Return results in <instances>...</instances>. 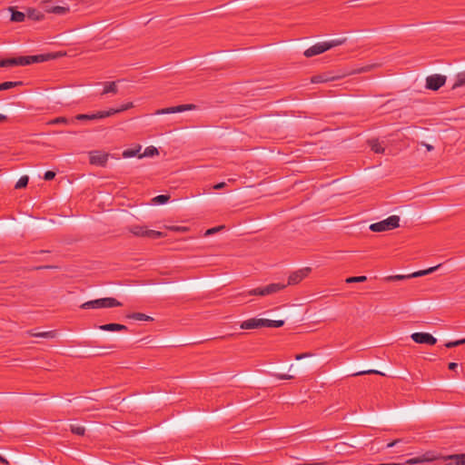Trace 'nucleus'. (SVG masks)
<instances>
[{"label":"nucleus","mask_w":465,"mask_h":465,"mask_svg":"<svg viewBox=\"0 0 465 465\" xmlns=\"http://www.w3.org/2000/svg\"><path fill=\"white\" fill-rule=\"evenodd\" d=\"M438 460L449 461L447 463V465H465V454L464 453L442 456L433 450H428L425 453H423L418 457L409 459L404 461V464L416 465V464H420V463H425V462H432V461H435Z\"/></svg>","instance_id":"obj_1"},{"label":"nucleus","mask_w":465,"mask_h":465,"mask_svg":"<svg viewBox=\"0 0 465 465\" xmlns=\"http://www.w3.org/2000/svg\"><path fill=\"white\" fill-rule=\"evenodd\" d=\"M158 154V150L154 146H148L145 148L143 154L139 155V158L149 157Z\"/></svg>","instance_id":"obj_29"},{"label":"nucleus","mask_w":465,"mask_h":465,"mask_svg":"<svg viewBox=\"0 0 465 465\" xmlns=\"http://www.w3.org/2000/svg\"><path fill=\"white\" fill-rule=\"evenodd\" d=\"M376 66V64H369V65H366V66H362L361 68H358L354 71V73L356 74H361V73H366V72H369L371 71L372 68H374Z\"/></svg>","instance_id":"obj_38"},{"label":"nucleus","mask_w":465,"mask_h":465,"mask_svg":"<svg viewBox=\"0 0 465 465\" xmlns=\"http://www.w3.org/2000/svg\"><path fill=\"white\" fill-rule=\"evenodd\" d=\"M420 144H421L422 146L426 147V149H427L428 151H432V150L434 149V147H433L432 145L428 144V143H424V142H421V143H420Z\"/></svg>","instance_id":"obj_49"},{"label":"nucleus","mask_w":465,"mask_h":465,"mask_svg":"<svg viewBox=\"0 0 465 465\" xmlns=\"http://www.w3.org/2000/svg\"><path fill=\"white\" fill-rule=\"evenodd\" d=\"M122 306V303L113 297L89 301V309L113 308Z\"/></svg>","instance_id":"obj_7"},{"label":"nucleus","mask_w":465,"mask_h":465,"mask_svg":"<svg viewBox=\"0 0 465 465\" xmlns=\"http://www.w3.org/2000/svg\"><path fill=\"white\" fill-rule=\"evenodd\" d=\"M6 119H7L6 115L0 114V123L6 121Z\"/></svg>","instance_id":"obj_52"},{"label":"nucleus","mask_w":465,"mask_h":465,"mask_svg":"<svg viewBox=\"0 0 465 465\" xmlns=\"http://www.w3.org/2000/svg\"><path fill=\"white\" fill-rule=\"evenodd\" d=\"M446 76L442 74H432L426 78V88L437 91L446 83Z\"/></svg>","instance_id":"obj_10"},{"label":"nucleus","mask_w":465,"mask_h":465,"mask_svg":"<svg viewBox=\"0 0 465 465\" xmlns=\"http://www.w3.org/2000/svg\"><path fill=\"white\" fill-rule=\"evenodd\" d=\"M71 431L74 434L83 436L85 432L84 427L71 425Z\"/></svg>","instance_id":"obj_35"},{"label":"nucleus","mask_w":465,"mask_h":465,"mask_svg":"<svg viewBox=\"0 0 465 465\" xmlns=\"http://www.w3.org/2000/svg\"><path fill=\"white\" fill-rule=\"evenodd\" d=\"M12 58L0 60V67L13 66Z\"/></svg>","instance_id":"obj_42"},{"label":"nucleus","mask_w":465,"mask_h":465,"mask_svg":"<svg viewBox=\"0 0 465 465\" xmlns=\"http://www.w3.org/2000/svg\"><path fill=\"white\" fill-rule=\"evenodd\" d=\"M99 330L107 331H128V327L120 323H106L103 325L97 326Z\"/></svg>","instance_id":"obj_18"},{"label":"nucleus","mask_w":465,"mask_h":465,"mask_svg":"<svg viewBox=\"0 0 465 465\" xmlns=\"http://www.w3.org/2000/svg\"><path fill=\"white\" fill-rule=\"evenodd\" d=\"M311 272V268L306 267L296 272H293L288 278V285L298 284L302 282Z\"/></svg>","instance_id":"obj_14"},{"label":"nucleus","mask_w":465,"mask_h":465,"mask_svg":"<svg viewBox=\"0 0 465 465\" xmlns=\"http://www.w3.org/2000/svg\"><path fill=\"white\" fill-rule=\"evenodd\" d=\"M81 307H82V308H84V309L87 308V302L83 303V304L81 305Z\"/></svg>","instance_id":"obj_55"},{"label":"nucleus","mask_w":465,"mask_h":465,"mask_svg":"<svg viewBox=\"0 0 465 465\" xmlns=\"http://www.w3.org/2000/svg\"><path fill=\"white\" fill-rule=\"evenodd\" d=\"M365 374H380V375H383V373L378 371H375V370H368V371H358L356 373H354L353 375L354 376H361V375H365Z\"/></svg>","instance_id":"obj_40"},{"label":"nucleus","mask_w":465,"mask_h":465,"mask_svg":"<svg viewBox=\"0 0 465 465\" xmlns=\"http://www.w3.org/2000/svg\"><path fill=\"white\" fill-rule=\"evenodd\" d=\"M28 182H29V177L27 175H23L19 178V180L15 183V189L25 188L28 184Z\"/></svg>","instance_id":"obj_30"},{"label":"nucleus","mask_w":465,"mask_h":465,"mask_svg":"<svg viewBox=\"0 0 465 465\" xmlns=\"http://www.w3.org/2000/svg\"><path fill=\"white\" fill-rule=\"evenodd\" d=\"M48 268H52V266H40V267H37V269H48Z\"/></svg>","instance_id":"obj_54"},{"label":"nucleus","mask_w":465,"mask_h":465,"mask_svg":"<svg viewBox=\"0 0 465 465\" xmlns=\"http://www.w3.org/2000/svg\"><path fill=\"white\" fill-rule=\"evenodd\" d=\"M225 186H226V183L224 182H222V183H218L215 185H213V189L220 190V189L224 188Z\"/></svg>","instance_id":"obj_46"},{"label":"nucleus","mask_w":465,"mask_h":465,"mask_svg":"<svg viewBox=\"0 0 465 465\" xmlns=\"http://www.w3.org/2000/svg\"><path fill=\"white\" fill-rule=\"evenodd\" d=\"M127 318L136 320V321H144V322L153 321V318L151 316L146 315L142 312H133L131 314H128Z\"/></svg>","instance_id":"obj_23"},{"label":"nucleus","mask_w":465,"mask_h":465,"mask_svg":"<svg viewBox=\"0 0 465 465\" xmlns=\"http://www.w3.org/2000/svg\"><path fill=\"white\" fill-rule=\"evenodd\" d=\"M134 107V104L132 102H129L127 104H123L119 108H112L113 112H114V114L122 113L124 111H126L128 109H131Z\"/></svg>","instance_id":"obj_32"},{"label":"nucleus","mask_w":465,"mask_h":465,"mask_svg":"<svg viewBox=\"0 0 465 465\" xmlns=\"http://www.w3.org/2000/svg\"><path fill=\"white\" fill-rule=\"evenodd\" d=\"M109 348H116V346L115 345H111V346H109Z\"/></svg>","instance_id":"obj_58"},{"label":"nucleus","mask_w":465,"mask_h":465,"mask_svg":"<svg viewBox=\"0 0 465 465\" xmlns=\"http://www.w3.org/2000/svg\"><path fill=\"white\" fill-rule=\"evenodd\" d=\"M10 11L12 12V15H11V20L12 21H14V22H25V21H27L26 11L25 12H20V11L14 10L12 8H10Z\"/></svg>","instance_id":"obj_21"},{"label":"nucleus","mask_w":465,"mask_h":465,"mask_svg":"<svg viewBox=\"0 0 465 465\" xmlns=\"http://www.w3.org/2000/svg\"><path fill=\"white\" fill-rule=\"evenodd\" d=\"M95 86H102V94H115L118 92L117 82H95Z\"/></svg>","instance_id":"obj_16"},{"label":"nucleus","mask_w":465,"mask_h":465,"mask_svg":"<svg viewBox=\"0 0 465 465\" xmlns=\"http://www.w3.org/2000/svg\"><path fill=\"white\" fill-rule=\"evenodd\" d=\"M346 41V38H340L322 43H317L314 45L309 47L304 51V55L306 57H312L314 55L322 54L323 52L331 49V47L341 45L344 44Z\"/></svg>","instance_id":"obj_3"},{"label":"nucleus","mask_w":465,"mask_h":465,"mask_svg":"<svg viewBox=\"0 0 465 465\" xmlns=\"http://www.w3.org/2000/svg\"><path fill=\"white\" fill-rule=\"evenodd\" d=\"M413 341L420 344L434 345L437 339L428 332H414L411 335Z\"/></svg>","instance_id":"obj_13"},{"label":"nucleus","mask_w":465,"mask_h":465,"mask_svg":"<svg viewBox=\"0 0 465 465\" xmlns=\"http://www.w3.org/2000/svg\"><path fill=\"white\" fill-rule=\"evenodd\" d=\"M440 265L441 264H438V265L430 267L427 270L418 271V272H412L408 275H401V274L391 275L386 278V281L394 282V281H401V280H405V279L424 276V275H427V274H430V273L435 272L439 267H440Z\"/></svg>","instance_id":"obj_9"},{"label":"nucleus","mask_w":465,"mask_h":465,"mask_svg":"<svg viewBox=\"0 0 465 465\" xmlns=\"http://www.w3.org/2000/svg\"><path fill=\"white\" fill-rule=\"evenodd\" d=\"M286 284L271 283L267 286L258 287L248 292L249 295L267 296L283 290Z\"/></svg>","instance_id":"obj_6"},{"label":"nucleus","mask_w":465,"mask_h":465,"mask_svg":"<svg viewBox=\"0 0 465 465\" xmlns=\"http://www.w3.org/2000/svg\"><path fill=\"white\" fill-rule=\"evenodd\" d=\"M312 354L310 353V352H305V353H301V354H297L295 356V360L297 361H300L302 359H304V358H307V357H311Z\"/></svg>","instance_id":"obj_44"},{"label":"nucleus","mask_w":465,"mask_h":465,"mask_svg":"<svg viewBox=\"0 0 465 465\" xmlns=\"http://www.w3.org/2000/svg\"><path fill=\"white\" fill-rule=\"evenodd\" d=\"M27 21L38 22L45 18V15L41 10L40 6L26 9Z\"/></svg>","instance_id":"obj_15"},{"label":"nucleus","mask_w":465,"mask_h":465,"mask_svg":"<svg viewBox=\"0 0 465 465\" xmlns=\"http://www.w3.org/2000/svg\"><path fill=\"white\" fill-rule=\"evenodd\" d=\"M240 327L242 330L262 328V319L252 318L246 320L241 323Z\"/></svg>","instance_id":"obj_17"},{"label":"nucleus","mask_w":465,"mask_h":465,"mask_svg":"<svg viewBox=\"0 0 465 465\" xmlns=\"http://www.w3.org/2000/svg\"><path fill=\"white\" fill-rule=\"evenodd\" d=\"M55 173L53 171H47L45 173L44 179L45 181H51L54 178Z\"/></svg>","instance_id":"obj_41"},{"label":"nucleus","mask_w":465,"mask_h":465,"mask_svg":"<svg viewBox=\"0 0 465 465\" xmlns=\"http://www.w3.org/2000/svg\"><path fill=\"white\" fill-rule=\"evenodd\" d=\"M196 107L197 106L193 104H180L177 106H172V107L159 109L155 112V114H174V113H183L185 111L195 110Z\"/></svg>","instance_id":"obj_12"},{"label":"nucleus","mask_w":465,"mask_h":465,"mask_svg":"<svg viewBox=\"0 0 465 465\" xmlns=\"http://www.w3.org/2000/svg\"><path fill=\"white\" fill-rule=\"evenodd\" d=\"M465 85V71L457 74L456 81L453 84V89Z\"/></svg>","instance_id":"obj_27"},{"label":"nucleus","mask_w":465,"mask_h":465,"mask_svg":"<svg viewBox=\"0 0 465 465\" xmlns=\"http://www.w3.org/2000/svg\"><path fill=\"white\" fill-rule=\"evenodd\" d=\"M399 442H401V440H393L391 442H389L387 444V448H391V447L397 445Z\"/></svg>","instance_id":"obj_48"},{"label":"nucleus","mask_w":465,"mask_h":465,"mask_svg":"<svg viewBox=\"0 0 465 465\" xmlns=\"http://www.w3.org/2000/svg\"><path fill=\"white\" fill-rule=\"evenodd\" d=\"M112 115H114V112H113L112 108L109 110L98 111L94 114H89V121L103 119Z\"/></svg>","instance_id":"obj_20"},{"label":"nucleus","mask_w":465,"mask_h":465,"mask_svg":"<svg viewBox=\"0 0 465 465\" xmlns=\"http://www.w3.org/2000/svg\"><path fill=\"white\" fill-rule=\"evenodd\" d=\"M234 334L233 333H230V334H227L225 336H221V337H218L219 339H228V338H232L233 337Z\"/></svg>","instance_id":"obj_50"},{"label":"nucleus","mask_w":465,"mask_h":465,"mask_svg":"<svg viewBox=\"0 0 465 465\" xmlns=\"http://www.w3.org/2000/svg\"><path fill=\"white\" fill-rule=\"evenodd\" d=\"M74 120L85 121L87 120V114H77L74 118L72 119V122H74Z\"/></svg>","instance_id":"obj_45"},{"label":"nucleus","mask_w":465,"mask_h":465,"mask_svg":"<svg viewBox=\"0 0 465 465\" xmlns=\"http://www.w3.org/2000/svg\"><path fill=\"white\" fill-rule=\"evenodd\" d=\"M20 85H23V82H21V81L4 82V83L0 84V91L8 90V89H11L13 87H16V86H20Z\"/></svg>","instance_id":"obj_26"},{"label":"nucleus","mask_w":465,"mask_h":465,"mask_svg":"<svg viewBox=\"0 0 465 465\" xmlns=\"http://www.w3.org/2000/svg\"><path fill=\"white\" fill-rule=\"evenodd\" d=\"M45 14H55V15H64L68 12L69 8L66 6L55 5L51 0H43L38 5Z\"/></svg>","instance_id":"obj_8"},{"label":"nucleus","mask_w":465,"mask_h":465,"mask_svg":"<svg viewBox=\"0 0 465 465\" xmlns=\"http://www.w3.org/2000/svg\"><path fill=\"white\" fill-rule=\"evenodd\" d=\"M215 338H209L207 339L206 341H212V340H214Z\"/></svg>","instance_id":"obj_57"},{"label":"nucleus","mask_w":465,"mask_h":465,"mask_svg":"<svg viewBox=\"0 0 465 465\" xmlns=\"http://www.w3.org/2000/svg\"><path fill=\"white\" fill-rule=\"evenodd\" d=\"M331 78L323 75V74H318L312 77V83L318 84V83H325L330 81Z\"/></svg>","instance_id":"obj_34"},{"label":"nucleus","mask_w":465,"mask_h":465,"mask_svg":"<svg viewBox=\"0 0 465 465\" xmlns=\"http://www.w3.org/2000/svg\"><path fill=\"white\" fill-rule=\"evenodd\" d=\"M367 281L366 276H352L349 277L345 280L347 283H354V282H364Z\"/></svg>","instance_id":"obj_33"},{"label":"nucleus","mask_w":465,"mask_h":465,"mask_svg":"<svg viewBox=\"0 0 465 465\" xmlns=\"http://www.w3.org/2000/svg\"><path fill=\"white\" fill-rule=\"evenodd\" d=\"M64 54L61 52L56 53H48L35 55H27V56H19L12 58L13 65H28L35 63H42L52 59H56L58 57L63 56Z\"/></svg>","instance_id":"obj_2"},{"label":"nucleus","mask_w":465,"mask_h":465,"mask_svg":"<svg viewBox=\"0 0 465 465\" xmlns=\"http://www.w3.org/2000/svg\"><path fill=\"white\" fill-rule=\"evenodd\" d=\"M284 325V321L282 320H268V319H262V327H268V328H280Z\"/></svg>","instance_id":"obj_22"},{"label":"nucleus","mask_w":465,"mask_h":465,"mask_svg":"<svg viewBox=\"0 0 465 465\" xmlns=\"http://www.w3.org/2000/svg\"><path fill=\"white\" fill-rule=\"evenodd\" d=\"M224 228V225H220V226H216V227H213V228H210L208 229L206 232H205V236H209V235H213V233L217 232H220L221 230H223Z\"/></svg>","instance_id":"obj_39"},{"label":"nucleus","mask_w":465,"mask_h":465,"mask_svg":"<svg viewBox=\"0 0 465 465\" xmlns=\"http://www.w3.org/2000/svg\"><path fill=\"white\" fill-rule=\"evenodd\" d=\"M89 87L92 88L91 93H89V97H101L104 95L105 94H102V86L97 87L95 86V83H89Z\"/></svg>","instance_id":"obj_25"},{"label":"nucleus","mask_w":465,"mask_h":465,"mask_svg":"<svg viewBox=\"0 0 465 465\" xmlns=\"http://www.w3.org/2000/svg\"><path fill=\"white\" fill-rule=\"evenodd\" d=\"M369 144L371 150L376 153H383L385 151L384 147L379 143L378 140H371L369 141Z\"/></svg>","instance_id":"obj_24"},{"label":"nucleus","mask_w":465,"mask_h":465,"mask_svg":"<svg viewBox=\"0 0 465 465\" xmlns=\"http://www.w3.org/2000/svg\"><path fill=\"white\" fill-rule=\"evenodd\" d=\"M0 462H2V463H5V464H6V463H7V460H6L4 457H2V456L0 455Z\"/></svg>","instance_id":"obj_53"},{"label":"nucleus","mask_w":465,"mask_h":465,"mask_svg":"<svg viewBox=\"0 0 465 465\" xmlns=\"http://www.w3.org/2000/svg\"><path fill=\"white\" fill-rule=\"evenodd\" d=\"M128 231L138 237H147L151 239H158L163 237V232L154 230H149L145 226L132 225Z\"/></svg>","instance_id":"obj_5"},{"label":"nucleus","mask_w":465,"mask_h":465,"mask_svg":"<svg viewBox=\"0 0 465 465\" xmlns=\"http://www.w3.org/2000/svg\"><path fill=\"white\" fill-rule=\"evenodd\" d=\"M26 333L31 337H36V338H46V339H54L57 335L56 331H41L36 332L34 330H29L26 331Z\"/></svg>","instance_id":"obj_19"},{"label":"nucleus","mask_w":465,"mask_h":465,"mask_svg":"<svg viewBox=\"0 0 465 465\" xmlns=\"http://www.w3.org/2000/svg\"><path fill=\"white\" fill-rule=\"evenodd\" d=\"M170 199V195L168 194H160L153 198L152 202L154 204H163L166 203Z\"/></svg>","instance_id":"obj_28"},{"label":"nucleus","mask_w":465,"mask_h":465,"mask_svg":"<svg viewBox=\"0 0 465 465\" xmlns=\"http://www.w3.org/2000/svg\"><path fill=\"white\" fill-rule=\"evenodd\" d=\"M377 465H405V464L403 462V463H380Z\"/></svg>","instance_id":"obj_51"},{"label":"nucleus","mask_w":465,"mask_h":465,"mask_svg":"<svg viewBox=\"0 0 465 465\" xmlns=\"http://www.w3.org/2000/svg\"><path fill=\"white\" fill-rule=\"evenodd\" d=\"M69 120L65 117H56L47 123V124H68Z\"/></svg>","instance_id":"obj_36"},{"label":"nucleus","mask_w":465,"mask_h":465,"mask_svg":"<svg viewBox=\"0 0 465 465\" xmlns=\"http://www.w3.org/2000/svg\"><path fill=\"white\" fill-rule=\"evenodd\" d=\"M141 149V146H138L136 149H127L123 152V157L130 158L135 156Z\"/></svg>","instance_id":"obj_31"},{"label":"nucleus","mask_w":465,"mask_h":465,"mask_svg":"<svg viewBox=\"0 0 465 465\" xmlns=\"http://www.w3.org/2000/svg\"><path fill=\"white\" fill-rule=\"evenodd\" d=\"M448 368L450 371H456V369L458 368V363L450 362V363H449Z\"/></svg>","instance_id":"obj_47"},{"label":"nucleus","mask_w":465,"mask_h":465,"mask_svg":"<svg viewBox=\"0 0 465 465\" xmlns=\"http://www.w3.org/2000/svg\"><path fill=\"white\" fill-rule=\"evenodd\" d=\"M172 230H173V231H180L181 229L179 227H173Z\"/></svg>","instance_id":"obj_56"},{"label":"nucleus","mask_w":465,"mask_h":465,"mask_svg":"<svg viewBox=\"0 0 465 465\" xmlns=\"http://www.w3.org/2000/svg\"><path fill=\"white\" fill-rule=\"evenodd\" d=\"M274 376L280 380H292L294 378L292 375L289 374H275Z\"/></svg>","instance_id":"obj_43"},{"label":"nucleus","mask_w":465,"mask_h":465,"mask_svg":"<svg viewBox=\"0 0 465 465\" xmlns=\"http://www.w3.org/2000/svg\"><path fill=\"white\" fill-rule=\"evenodd\" d=\"M109 154L103 151L89 152V163L97 166H105Z\"/></svg>","instance_id":"obj_11"},{"label":"nucleus","mask_w":465,"mask_h":465,"mask_svg":"<svg viewBox=\"0 0 465 465\" xmlns=\"http://www.w3.org/2000/svg\"><path fill=\"white\" fill-rule=\"evenodd\" d=\"M399 226L400 217L398 215H391L385 220L371 223L370 225V230L374 232H381L396 229Z\"/></svg>","instance_id":"obj_4"},{"label":"nucleus","mask_w":465,"mask_h":465,"mask_svg":"<svg viewBox=\"0 0 465 465\" xmlns=\"http://www.w3.org/2000/svg\"><path fill=\"white\" fill-rule=\"evenodd\" d=\"M461 344H465V338L461 339V340L455 341H448L445 343V346L447 348H454V347L460 346Z\"/></svg>","instance_id":"obj_37"}]
</instances>
